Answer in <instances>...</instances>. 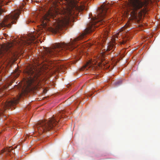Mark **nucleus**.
Listing matches in <instances>:
<instances>
[{"mask_svg": "<svg viewBox=\"0 0 160 160\" xmlns=\"http://www.w3.org/2000/svg\"><path fill=\"white\" fill-rule=\"evenodd\" d=\"M29 0H23V3L21 6H19V8L17 10H15L11 12L8 15L6 16L4 18L3 21H0V26L2 28H10L11 25L16 22V21L18 18L20 10L22 9L25 4L26 1H28ZM10 2V0H0V16L2 12L5 11L2 8L4 4H8Z\"/></svg>", "mask_w": 160, "mask_h": 160, "instance_id": "obj_3", "label": "nucleus"}, {"mask_svg": "<svg viewBox=\"0 0 160 160\" xmlns=\"http://www.w3.org/2000/svg\"><path fill=\"white\" fill-rule=\"evenodd\" d=\"M130 39V38H127V40H128Z\"/></svg>", "mask_w": 160, "mask_h": 160, "instance_id": "obj_15", "label": "nucleus"}, {"mask_svg": "<svg viewBox=\"0 0 160 160\" xmlns=\"http://www.w3.org/2000/svg\"><path fill=\"white\" fill-rule=\"evenodd\" d=\"M49 18H53L54 19L55 18L54 14L50 12H47L44 17V19L47 21L49 20Z\"/></svg>", "mask_w": 160, "mask_h": 160, "instance_id": "obj_9", "label": "nucleus"}, {"mask_svg": "<svg viewBox=\"0 0 160 160\" xmlns=\"http://www.w3.org/2000/svg\"><path fill=\"white\" fill-rule=\"evenodd\" d=\"M60 116L58 115H54L48 120L40 121L37 124L35 125V127L40 134L47 132L52 129L58 122Z\"/></svg>", "mask_w": 160, "mask_h": 160, "instance_id": "obj_6", "label": "nucleus"}, {"mask_svg": "<svg viewBox=\"0 0 160 160\" xmlns=\"http://www.w3.org/2000/svg\"><path fill=\"white\" fill-rule=\"evenodd\" d=\"M126 42V40L125 39H124L123 40V41H122L121 42H120V44L121 45L122 44H124Z\"/></svg>", "mask_w": 160, "mask_h": 160, "instance_id": "obj_13", "label": "nucleus"}, {"mask_svg": "<svg viewBox=\"0 0 160 160\" xmlns=\"http://www.w3.org/2000/svg\"><path fill=\"white\" fill-rule=\"evenodd\" d=\"M147 0H130L129 5L131 10V15L135 22L139 23L143 14L146 12L148 5Z\"/></svg>", "mask_w": 160, "mask_h": 160, "instance_id": "obj_5", "label": "nucleus"}, {"mask_svg": "<svg viewBox=\"0 0 160 160\" xmlns=\"http://www.w3.org/2000/svg\"><path fill=\"white\" fill-rule=\"evenodd\" d=\"M27 77L23 81L26 90H31L33 87L39 85L41 78V72L36 68L29 67L25 71Z\"/></svg>", "mask_w": 160, "mask_h": 160, "instance_id": "obj_4", "label": "nucleus"}, {"mask_svg": "<svg viewBox=\"0 0 160 160\" xmlns=\"http://www.w3.org/2000/svg\"><path fill=\"white\" fill-rule=\"evenodd\" d=\"M111 6V4L109 3H103L99 7L97 11V16L92 18V22L88 25L84 32L79 37L73 40L71 39L70 42L68 43L63 42L57 43L52 48L46 49L40 57L42 61L48 62V58L49 57L60 55L65 50L72 51L75 48L78 46L77 42L79 40L84 38L86 34L93 31L95 28L98 27L99 25L104 24V18L108 12V9Z\"/></svg>", "mask_w": 160, "mask_h": 160, "instance_id": "obj_1", "label": "nucleus"}, {"mask_svg": "<svg viewBox=\"0 0 160 160\" xmlns=\"http://www.w3.org/2000/svg\"><path fill=\"white\" fill-rule=\"evenodd\" d=\"M62 2H63V3H64V2H63L62 1Z\"/></svg>", "mask_w": 160, "mask_h": 160, "instance_id": "obj_17", "label": "nucleus"}, {"mask_svg": "<svg viewBox=\"0 0 160 160\" xmlns=\"http://www.w3.org/2000/svg\"><path fill=\"white\" fill-rule=\"evenodd\" d=\"M89 62H88V63L83 68H86V67H88V66L89 67H90V66H89Z\"/></svg>", "mask_w": 160, "mask_h": 160, "instance_id": "obj_14", "label": "nucleus"}, {"mask_svg": "<svg viewBox=\"0 0 160 160\" xmlns=\"http://www.w3.org/2000/svg\"><path fill=\"white\" fill-rule=\"evenodd\" d=\"M121 83L122 81L121 80H118L115 82L114 84L116 85H119Z\"/></svg>", "mask_w": 160, "mask_h": 160, "instance_id": "obj_12", "label": "nucleus"}, {"mask_svg": "<svg viewBox=\"0 0 160 160\" xmlns=\"http://www.w3.org/2000/svg\"><path fill=\"white\" fill-rule=\"evenodd\" d=\"M13 148L12 147H10L7 148L6 149H2V153L5 152H8L9 153L11 152L12 150H13Z\"/></svg>", "mask_w": 160, "mask_h": 160, "instance_id": "obj_11", "label": "nucleus"}, {"mask_svg": "<svg viewBox=\"0 0 160 160\" xmlns=\"http://www.w3.org/2000/svg\"><path fill=\"white\" fill-rule=\"evenodd\" d=\"M124 28H129V29L128 30H129L131 29L134 28V27L132 26V23L130 21H128L123 27Z\"/></svg>", "mask_w": 160, "mask_h": 160, "instance_id": "obj_10", "label": "nucleus"}, {"mask_svg": "<svg viewBox=\"0 0 160 160\" xmlns=\"http://www.w3.org/2000/svg\"><path fill=\"white\" fill-rule=\"evenodd\" d=\"M62 2H63V3H64V2H63L62 1Z\"/></svg>", "mask_w": 160, "mask_h": 160, "instance_id": "obj_16", "label": "nucleus"}, {"mask_svg": "<svg viewBox=\"0 0 160 160\" xmlns=\"http://www.w3.org/2000/svg\"><path fill=\"white\" fill-rule=\"evenodd\" d=\"M122 33L121 32H118L115 35V38H113L112 40V42L110 43L107 49V51H109L113 49L115 47L116 42H115L116 40H118L117 39L118 38V37H119V36H121Z\"/></svg>", "mask_w": 160, "mask_h": 160, "instance_id": "obj_8", "label": "nucleus"}, {"mask_svg": "<svg viewBox=\"0 0 160 160\" xmlns=\"http://www.w3.org/2000/svg\"><path fill=\"white\" fill-rule=\"evenodd\" d=\"M15 46L17 48L21 46V39H16L13 43L4 45L0 49V64L1 65L5 62H7V64L15 59L17 53L13 50Z\"/></svg>", "mask_w": 160, "mask_h": 160, "instance_id": "obj_2", "label": "nucleus"}, {"mask_svg": "<svg viewBox=\"0 0 160 160\" xmlns=\"http://www.w3.org/2000/svg\"><path fill=\"white\" fill-rule=\"evenodd\" d=\"M18 102V100L15 98L8 100L6 101L2 105L0 111V116L6 117L8 111V109H12L15 108L14 106Z\"/></svg>", "mask_w": 160, "mask_h": 160, "instance_id": "obj_7", "label": "nucleus"}]
</instances>
